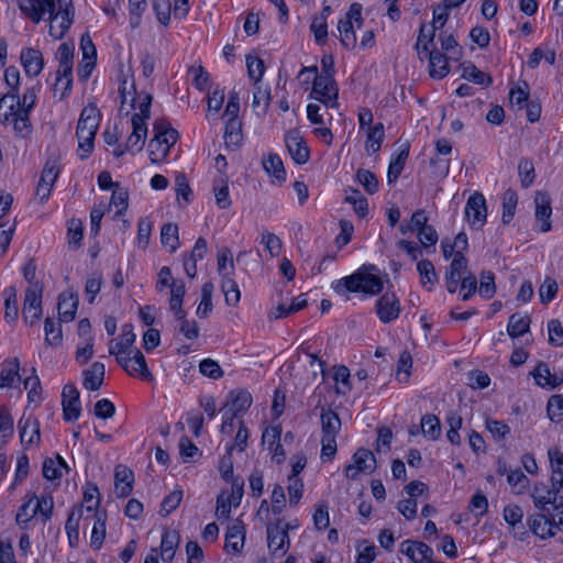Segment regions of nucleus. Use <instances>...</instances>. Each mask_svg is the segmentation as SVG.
Segmentation results:
<instances>
[{
	"label": "nucleus",
	"instance_id": "nucleus-1",
	"mask_svg": "<svg viewBox=\"0 0 563 563\" xmlns=\"http://www.w3.org/2000/svg\"><path fill=\"white\" fill-rule=\"evenodd\" d=\"M556 488L553 482H551V488L543 483H537L531 493L538 512L529 516L527 523L530 530L541 539L552 538L558 532H563V511L559 509L560 503L554 494Z\"/></svg>",
	"mask_w": 563,
	"mask_h": 563
},
{
	"label": "nucleus",
	"instance_id": "nucleus-2",
	"mask_svg": "<svg viewBox=\"0 0 563 563\" xmlns=\"http://www.w3.org/2000/svg\"><path fill=\"white\" fill-rule=\"evenodd\" d=\"M334 288L339 294L362 291L367 295H376L383 289V280L375 274L358 271L340 279Z\"/></svg>",
	"mask_w": 563,
	"mask_h": 563
},
{
	"label": "nucleus",
	"instance_id": "nucleus-3",
	"mask_svg": "<svg viewBox=\"0 0 563 563\" xmlns=\"http://www.w3.org/2000/svg\"><path fill=\"white\" fill-rule=\"evenodd\" d=\"M339 88L334 77L330 75H316L310 98L323 103L325 107H338Z\"/></svg>",
	"mask_w": 563,
	"mask_h": 563
},
{
	"label": "nucleus",
	"instance_id": "nucleus-4",
	"mask_svg": "<svg viewBox=\"0 0 563 563\" xmlns=\"http://www.w3.org/2000/svg\"><path fill=\"white\" fill-rule=\"evenodd\" d=\"M42 292L43 287L38 283L25 290L23 314L25 321L31 325L36 323L42 316Z\"/></svg>",
	"mask_w": 563,
	"mask_h": 563
},
{
	"label": "nucleus",
	"instance_id": "nucleus-5",
	"mask_svg": "<svg viewBox=\"0 0 563 563\" xmlns=\"http://www.w3.org/2000/svg\"><path fill=\"white\" fill-rule=\"evenodd\" d=\"M290 545L289 536L283 528V520H277L274 525L267 526V547L274 556L286 554Z\"/></svg>",
	"mask_w": 563,
	"mask_h": 563
},
{
	"label": "nucleus",
	"instance_id": "nucleus-6",
	"mask_svg": "<svg viewBox=\"0 0 563 563\" xmlns=\"http://www.w3.org/2000/svg\"><path fill=\"white\" fill-rule=\"evenodd\" d=\"M465 216L470 225L474 229H481L487 218L486 199L483 194L474 192L465 206Z\"/></svg>",
	"mask_w": 563,
	"mask_h": 563
},
{
	"label": "nucleus",
	"instance_id": "nucleus-7",
	"mask_svg": "<svg viewBox=\"0 0 563 563\" xmlns=\"http://www.w3.org/2000/svg\"><path fill=\"white\" fill-rule=\"evenodd\" d=\"M21 12L37 24L42 21L45 13L53 15L55 11V0H18Z\"/></svg>",
	"mask_w": 563,
	"mask_h": 563
},
{
	"label": "nucleus",
	"instance_id": "nucleus-8",
	"mask_svg": "<svg viewBox=\"0 0 563 563\" xmlns=\"http://www.w3.org/2000/svg\"><path fill=\"white\" fill-rule=\"evenodd\" d=\"M59 175L58 162L56 158L48 159L42 170L35 195L44 202L48 199L54 184Z\"/></svg>",
	"mask_w": 563,
	"mask_h": 563
},
{
	"label": "nucleus",
	"instance_id": "nucleus-9",
	"mask_svg": "<svg viewBox=\"0 0 563 563\" xmlns=\"http://www.w3.org/2000/svg\"><path fill=\"white\" fill-rule=\"evenodd\" d=\"M376 313L383 323H389L399 317L401 311L399 299L395 292L386 291L376 301Z\"/></svg>",
	"mask_w": 563,
	"mask_h": 563
},
{
	"label": "nucleus",
	"instance_id": "nucleus-10",
	"mask_svg": "<svg viewBox=\"0 0 563 563\" xmlns=\"http://www.w3.org/2000/svg\"><path fill=\"white\" fill-rule=\"evenodd\" d=\"M63 417L66 421L77 420L81 412L79 391L74 384H66L62 391Z\"/></svg>",
	"mask_w": 563,
	"mask_h": 563
},
{
	"label": "nucleus",
	"instance_id": "nucleus-11",
	"mask_svg": "<svg viewBox=\"0 0 563 563\" xmlns=\"http://www.w3.org/2000/svg\"><path fill=\"white\" fill-rule=\"evenodd\" d=\"M551 197L547 191H537L534 196V216L540 232H549L552 229L550 218L552 216Z\"/></svg>",
	"mask_w": 563,
	"mask_h": 563
},
{
	"label": "nucleus",
	"instance_id": "nucleus-12",
	"mask_svg": "<svg viewBox=\"0 0 563 563\" xmlns=\"http://www.w3.org/2000/svg\"><path fill=\"white\" fill-rule=\"evenodd\" d=\"M285 143L288 153L297 164L301 165L309 161L310 151L298 130L292 129L288 131L285 134Z\"/></svg>",
	"mask_w": 563,
	"mask_h": 563
},
{
	"label": "nucleus",
	"instance_id": "nucleus-13",
	"mask_svg": "<svg viewBox=\"0 0 563 563\" xmlns=\"http://www.w3.org/2000/svg\"><path fill=\"white\" fill-rule=\"evenodd\" d=\"M80 48L82 51V60L78 66L77 74L79 80L86 81L96 66L97 53L96 47L88 35L81 37Z\"/></svg>",
	"mask_w": 563,
	"mask_h": 563
},
{
	"label": "nucleus",
	"instance_id": "nucleus-14",
	"mask_svg": "<svg viewBox=\"0 0 563 563\" xmlns=\"http://www.w3.org/2000/svg\"><path fill=\"white\" fill-rule=\"evenodd\" d=\"M48 19L51 21L49 34L55 38H62L73 23V4H67L65 9H62L58 12L54 11L53 15L49 14Z\"/></svg>",
	"mask_w": 563,
	"mask_h": 563
},
{
	"label": "nucleus",
	"instance_id": "nucleus-15",
	"mask_svg": "<svg viewBox=\"0 0 563 563\" xmlns=\"http://www.w3.org/2000/svg\"><path fill=\"white\" fill-rule=\"evenodd\" d=\"M549 459L552 467L551 482L558 487L554 494L560 503L559 509L563 511V453L559 449H550Z\"/></svg>",
	"mask_w": 563,
	"mask_h": 563
},
{
	"label": "nucleus",
	"instance_id": "nucleus-16",
	"mask_svg": "<svg viewBox=\"0 0 563 563\" xmlns=\"http://www.w3.org/2000/svg\"><path fill=\"white\" fill-rule=\"evenodd\" d=\"M100 122V113L95 106H87L81 110L76 134H96Z\"/></svg>",
	"mask_w": 563,
	"mask_h": 563
},
{
	"label": "nucleus",
	"instance_id": "nucleus-17",
	"mask_svg": "<svg viewBox=\"0 0 563 563\" xmlns=\"http://www.w3.org/2000/svg\"><path fill=\"white\" fill-rule=\"evenodd\" d=\"M18 428L22 444L32 445L40 442V422L35 418L23 416L18 422Z\"/></svg>",
	"mask_w": 563,
	"mask_h": 563
},
{
	"label": "nucleus",
	"instance_id": "nucleus-18",
	"mask_svg": "<svg viewBox=\"0 0 563 563\" xmlns=\"http://www.w3.org/2000/svg\"><path fill=\"white\" fill-rule=\"evenodd\" d=\"M134 474L123 465H118L114 470V488L119 498L128 497L133 489Z\"/></svg>",
	"mask_w": 563,
	"mask_h": 563
},
{
	"label": "nucleus",
	"instance_id": "nucleus-19",
	"mask_svg": "<svg viewBox=\"0 0 563 563\" xmlns=\"http://www.w3.org/2000/svg\"><path fill=\"white\" fill-rule=\"evenodd\" d=\"M20 58L25 74L30 77H36L44 67L43 55L36 48L22 49Z\"/></svg>",
	"mask_w": 563,
	"mask_h": 563
},
{
	"label": "nucleus",
	"instance_id": "nucleus-20",
	"mask_svg": "<svg viewBox=\"0 0 563 563\" xmlns=\"http://www.w3.org/2000/svg\"><path fill=\"white\" fill-rule=\"evenodd\" d=\"M132 133L126 140L125 150L140 152L143 148L144 141L147 135V126L142 122L139 115H133L131 119Z\"/></svg>",
	"mask_w": 563,
	"mask_h": 563
},
{
	"label": "nucleus",
	"instance_id": "nucleus-21",
	"mask_svg": "<svg viewBox=\"0 0 563 563\" xmlns=\"http://www.w3.org/2000/svg\"><path fill=\"white\" fill-rule=\"evenodd\" d=\"M245 539V528L241 520H235L227 530L225 549L228 552L240 553Z\"/></svg>",
	"mask_w": 563,
	"mask_h": 563
},
{
	"label": "nucleus",
	"instance_id": "nucleus-22",
	"mask_svg": "<svg viewBox=\"0 0 563 563\" xmlns=\"http://www.w3.org/2000/svg\"><path fill=\"white\" fill-rule=\"evenodd\" d=\"M104 374V364L101 362H93L89 368L82 372V386L90 391L100 389L103 384Z\"/></svg>",
	"mask_w": 563,
	"mask_h": 563
},
{
	"label": "nucleus",
	"instance_id": "nucleus-23",
	"mask_svg": "<svg viewBox=\"0 0 563 563\" xmlns=\"http://www.w3.org/2000/svg\"><path fill=\"white\" fill-rule=\"evenodd\" d=\"M523 511L518 505H508L504 509V519L514 529L515 537L523 540L528 534L522 525Z\"/></svg>",
	"mask_w": 563,
	"mask_h": 563
},
{
	"label": "nucleus",
	"instance_id": "nucleus-24",
	"mask_svg": "<svg viewBox=\"0 0 563 563\" xmlns=\"http://www.w3.org/2000/svg\"><path fill=\"white\" fill-rule=\"evenodd\" d=\"M78 307V296L74 292L64 291L58 297V314L62 321H73Z\"/></svg>",
	"mask_w": 563,
	"mask_h": 563
},
{
	"label": "nucleus",
	"instance_id": "nucleus-25",
	"mask_svg": "<svg viewBox=\"0 0 563 563\" xmlns=\"http://www.w3.org/2000/svg\"><path fill=\"white\" fill-rule=\"evenodd\" d=\"M429 56V75L430 77L434 79H442L444 78L449 71V65L448 59L449 56H445L441 52L437 49H431L429 53H427Z\"/></svg>",
	"mask_w": 563,
	"mask_h": 563
},
{
	"label": "nucleus",
	"instance_id": "nucleus-26",
	"mask_svg": "<svg viewBox=\"0 0 563 563\" xmlns=\"http://www.w3.org/2000/svg\"><path fill=\"white\" fill-rule=\"evenodd\" d=\"M537 385L540 387L555 388L563 383V376L552 374L548 364L540 362L532 372Z\"/></svg>",
	"mask_w": 563,
	"mask_h": 563
},
{
	"label": "nucleus",
	"instance_id": "nucleus-27",
	"mask_svg": "<svg viewBox=\"0 0 563 563\" xmlns=\"http://www.w3.org/2000/svg\"><path fill=\"white\" fill-rule=\"evenodd\" d=\"M136 335L133 331V325L131 323H125L122 325V333L118 341H111L109 345V353L113 354V352H129L134 351L133 344L135 342Z\"/></svg>",
	"mask_w": 563,
	"mask_h": 563
},
{
	"label": "nucleus",
	"instance_id": "nucleus-28",
	"mask_svg": "<svg viewBox=\"0 0 563 563\" xmlns=\"http://www.w3.org/2000/svg\"><path fill=\"white\" fill-rule=\"evenodd\" d=\"M322 438L335 439L341 429V419L332 409H322L321 412Z\"/></svg>",
	"mask_w": 563,
	"mask_h": 563
},
{
	"label": "nucleus",
	"instance_id": "nucleus-29",
	"mask_svg": "<svg viewBox=\"0 0 563 563\" xmlns=\"http://www.w3.org/2000/svg\"><path fill=\"white\" fill-rule=\"evenodd\" d=\"M252 401V396L247 390L231 391L225 407L240 416L251 407Z\"/></svg>",
	"mask_w": 563,
	"mask_h": 563
},
{
	"label": "nucleus",
	"instance_id": "nucleus-30",
	"mask_svg": "<svg viewBox=\"0 0 563 563\" xmlns=\"http://www.w3.org/2000/svg\"><path fill=\"white\" fill-rule=\"evenodd\" d=\"M20 362L16 357L4 361L0 374L1 387H13L15 382H20L19 374Z\"/></svg>",
	"mask_w": 563,
	"mask_h": 563
},
{
	"label": "nucleus",
	"instance_id": "nucleus-31",
	"mask_svg": "<svg viewBox=\"0 0 563 563\" xmlns=\"http://www.w3.org/2000/svg\"><path fill=\"white\" fill-rule=\"evenodd\" d=\"M154 133L156 136H161V142L164 146L167 147V153H169L170 147L178 140V132L174 128L170 126L169 122L165 120H156L154 123Z\"/></svg>",
	"mask_w": 563,
	"mask_h": 563
},
{
	"label": "nucleus",
	"instance_id": "nucleus-32",
	"mask_svg": "<svg viewBox=\"0 0 563 563\" xmlns=\"http://www.w3.org/2000/svg\"><path fill=\"white\" fill-rule=\"evenodd\" d=\"M408 155H409V145L405 144L401 146L399 153L390 159V163L388 166V172H387V178H388L389 184L396 181L398 179V177L400 176V174L405 167V163L408 158Z\"/></svg>",
	"mask_w": 563,
	"mask_h": 563
},
{
	"label": "nucleus",
	"instance_id": "nucleus-33",
	"mask_svg": "<svg viewBox=\"0 0 563 563\" xmlns=\"http://www.w3.org/2000/svg\"><path fill=\"white\" fill-rule=\"evenodd\" d=\"M462 78L471 80L483 87H488L493 82L492 77L479 70L472 62L462 64Z\"/></svg>",
	"mask_w": 563,
	"mask_h": 563
},
{
	"label": "nucleus",
	"instance_id": "nucleus-34",
	"mask_svg": "<svg viewBox=\"0 0 563 563\" xmlns=\"http://www.w3.org/2000/svg\"><path fill=\"white\" fill-rule=\"evenodd\" d=\"M271 101V89L262 84L254 85L252 108L256 114H265Z\"/></svg>",
	"mask_w": 563,
	"mask_h": 563
},
{
	"label": "nucleus",
	"instance_id": "nucleus-35",
	"mask_svg": "<svg viewBox=\"0 0 563 563\" xmlns=\"http://www.w3.org/2000/svg\"><path fill=\"white\" fill-rule=\"evenodd\" d=\"M179 534L175 530H166L162 536L161 550L163 561L170 562L179 543Z\"/></svg>",
	"mask_w": 563,
	"mask_h": 563
},
{
	"label": "nucleus",
	"instance_id": "nucleus-36",
	"mask_svg": "<svg viewBox=\"0 0 563 563\" xmlns=\"http://www.w3.org/2000/svg\"><path fill=\"white\" fill-rule=\"evenodd\" d=\"M2 295L4 297V319L8 322H14L19 316L16 288L9 286L3 290Z\"/></svg>",
	"mask_w": 563,
	"mask_h": 563
},
{
	"label": "nucleus",
	"instance_id": "nucleus-37",
	"mask_svg": "<svg viewBox=\"0 0 563 563\" xmlns=\"http://www.w3.org/2000/svg\"><path fill=\"white\" fill-rule=\"evenodd\" d=\"M221 289L224 295L225 302L229 306H236L241 298V292L236 282L230 274H222Z\"/></svg>",
	"mask_w": 563,
	"mask_h": 563
},
{
	"label": "nucleus",
	"instance_id": "nucleus-38",
	"mask_svg": "<svg viewBox=\"0 0 563 563\" xmlns=\"http://www.w3.org/2000/svg\"><path fill=\"white\" fill-rule=\"evenodd\" d=\"M350 376V369L345 365H336L333 367V379L335 383L340 384L335 387V393L338 395L345 396L351 391L352 384Z\"/></svg>",
	"mask_w": 563,
	"mask_h": 563
},
{
	"label": "nucleus",
	"instance_id": "nucleus-39",
	"mask_svg": "<svg viewBox=\"0 0 563 563\" xmlns=\"http://www.w3.org/2000/svg\"><path fill=\"white\" fill-rule=\"evenodd\" d=\"M95 522L91 531L90 545L98 550L101 548L106 538V515L101 512H95Z\"/></svg>",
	"mask_w": 563,
	"mask_h": 563
},
{
	"label": "nucleus",
	"instance_id": "nucleus-40",
	"mask_svg": "<svg viewBox=\"0 0 563 563\" xmlns=\"http://www.w3.org/2000/svg\"><path fill=\"white\" fill-rule=\"evenodd\" d=\"M385 136L384 124L376 123L368 129L365 150L368 154H374L379 151Z\"/></svg>",
	"mask_w": 563,
	"mask_h": 563
},
{
	"label": "nucleus",
	"instance_id": "nucleus-41",
	"mask_svg": "<svg viewBox=\"0 0 563 563\" xmlns=\"http://www.w3.org/2000/svg\"><path fill=\"white\" fill-rule=\"evenodd\" d=\"M9 115L13 117V128L16 134L25 136L31 132L30 112L14 109L13 113L9 111L4 114L5 120Z\"/></svg>",
	"mask_w": 563,
	"mask_h": 563
},
{
	"label": "nucleus",
	"instance_id": "nucleus-42",
	"mask_svg": "<svg viewBox=\"0 0 563 563\" xmlns=\"http://www.w3.org/2000/svg\"><path fill=\"white\" fill-rule=\"evenodd\" d=\"M338 30L341 44L347 49H353L356 46V30L351 22L346 19H341L338 23Z\"/></svg>",
	"mask_w": 563,
	"mask_h": 563
},
{
	"label": "nucleus",
	"instance_id": "nucleus-43",
	"mask_svg": "<svg viewBox=\"0 0 563 563\" xmlns=\"http://www.w3.org/2000/svg\"><path fill=\"white\" fill-rule=\"evenodd\" d=\"M354 464L364 473H372L375 470V456L374 454L364 448L358 449L353 455Z\"/></svg>",
	"mask_w": 563,
	"mask_h": 563
},
{
	"label": "nucleus",
	"instance_id": "nucleus-44",
	"mask_svg": "<svg viewBox=\"0 0 563 563\" xmlns=\"http://www.w3.org/2000/svg\"><path fill=\"white\" fill-rule=\"evenodd\" d=\"M131 369L134 372V376L139 375L143 380L151 382L154 379L152 373L150 372L146 360L143 353L135 349L132 355Z\"/></svg>",
	"mask_w": 563,
	"mask_h": 563
},
{
	"label": "nucleus",
	"instance_id": "nucleus-45",
	"mask_svg": "<svg viewBox=\"0 0 563 563\" xmlns=\"http://www.w3.org/2000/svg\"><path fill=\"white\" fill-rule=\"evenodd\" d=\"M467 265V258L461 252H455V255L445 272V277L461 282L463 279L462 274L466 272Z\"/></svg>",
	"mask_w": 563,
	"mask_h": 563
},
{
	"label": "nucleus",
	"instance_id": "nucleus-46",
	"mask_svg": "<svg viewBox=\"0 0 563 563\" xmlns=\"http://www.w3.org/2000/svg\"><path fill=\"white\" fill-rule=\"evenodd\" d=\"M530 319L518 313L510 316L507 332L511 338H518L529 331Z\"/></svg>",
	"mask_w": 563,
	"mask_h": 563
},
{
	"label": "nucleus",
	"instance_id": "nucleus-47",
	"mask_svg": "<svg viewBox=\"0 0 563 563\" xmlns=\"http://www.w3.org/2000/svg\"><path fill=\"white\" fill-rule=\"evenodd\" d=\"M421 430L424 437L437 440L441 435L440 419L434 415H426L421 419Z\"/></svg>",
	"mask_w": 563,
	"mask_h": 563
},
{
	"label": "nucleus",
	"instance_id": "nucleus-48",
	"mask_svg": "<svg viewBox=\"0 0 563 563\" xmlns=\"http://www.w3.org/2000/svg\"><path fill=\"white\" fill-rule=\"evenodd\" d=\"M213 284L211 282H207L202 285L201 288V301L197 308V314L200 318H207L208 314L212 311V294H213Z\"/></svg>",
	"mask_w": 563,
	"mask_h": 563
},
{
	"label": "nucleus",
	"instance_id": "nucleus-49",
	"mask_svg": "<svg viewBox=\"0 0 563 563\" xmlns=\"http://www.w3.org/2000/svg\"><path fill=\"white\" fill-rule=\"evenodd\" d=\"M264 169L278 180H285L286 172L280 157L276 154H269L263 159Z\"/></svg>",
	"mask_w": 563,
	"mask_h": 563
},
{
	"label": "nucleus",
	"instance_id": "nucleus-50",
	"mask_svg": "<svg viewBox=\"0 0 563 563\" xmlns=\"http://www.w3.org/2000/svg\"><path fill=\"white\" fill-rule=\"evenodd\" d=\"M517 203H518L517 194L511 189L506 190L504 194V197H503V217H501V220L505 224H508L512 220L515 212H516Z\"/></svg>",
	"mask_w": 563,
	"mask_h": 563
},
{
	"label": "nucleus",
	"instance_id": "nucleus-51",
	"mask_svg": "<svg viewBox=\"0 0 563 563\" xmlns=\"http://www.w3.org/2000/svg\"><path fill=\"white\" fill-rule=\"evenodd\" d=\"M442 51L448 54L450 59L459 60L462 56V49L459 47L456 40L452 34L440 33Z\"/></svg>",
	"mask_w": 563,
	"mask_h": 563
},
{
	"label": "nucleus",
	"instance_id": "nucleus-52",
	"mask_svg": "<svg viewBox=\"0 0 563 563\" xmlns=\"http://www.w3.org/2000/svg\"><path fill=\"white\" fill-rule=\"evenodd\" d=\"M161 242L163 245H169L170 251L175 252L179 246L178 227L174 223H165L161 230Z\"/></svg>",
	"mask_w": 563,
	"mask_h": 563
},
{
	"label": "nucleus",
	"instance_id": "nucleus-53",
	"mask_svg": "<svg viewBox=\"0 0 563 563\" xmlns=\"http://www.w3.org/2000/svg\"><path fill=\"white\" fill-rule=\"evenodd\" d=\"M417 269L419 272L421 283L423 286L427 284H430V286H433L438 282V275L435 273V268L429 260H421L417 264ZM429 290L431 287L428 288Z\"/></svg>",
	"mask_w": 563,
	"mask_h": 563
},
{
	"label": "nucleus",
	"instance_id": "nucleus-54",
	"mask_svg": "<svg viewBox=\"0 0 563 563\" xmlns=\"http://www.w3.org/2000/svg\"><path fill=\"white\" fill-rule=\"evenodd\" d=\"M508 484L511 486L515 494L521 495L526 492L530 484V479L525 475V473L517 468L511 471L507 475Z\"/></svg>",
	"mask_w": 563,
	"mask_h": 563
},
{
	"label": "nucleus",
	"instance_id": "nucleus-55",
	"mask_svg": "<svg viewBox=\"0 0 563 563\" xmlns=\"http://www.w3.org/2000/svg\"><path fill=\"white\" fill-rule=\"evenodd\" d=\"M247 74L254 80V85L262 84V77L265 71L264 60L260 57L246 56Z\"/></svg>",
	"mask_w": 563,
	"mask_h": 563
},
{
	"label": "nucleus",
	"instance_id": "nucleus-56",
	"mask_svg": "<svg viewBox=\"0 0 563 563\" xmlns=\"http://www.w3.org/2000/svg\"><path fill=\"white\" fill-rule=\"evenodd\" d=\"M213 192L216 202L220 209H228L231 206V199L229 197V187L223 178L214 181Z\"/></svg>",
	"mask_w": 563,
	"mask_h": 563
},
{
	"label": "nucleus",
	"instance_id": "nucleus-57",
	"mask_svg": "<svg viewBox=\"0 0 563 563\" xmlns=\"http://www.w3.org/2000/svg\"><path fill=\"white\" fill-rule=\"evenodd\" d=\"M79 520L80 514H76L71 511L67 518L65 523V530L68 536V541L70 547H77L79 541Z\"/></svg>",
	"mask_w": 563,
	"mask_h": 563
},
{
	"label": "nucleus",
	"instance_id": "nucleus-58",
	"mask_svg": "<svg viewBox=\"0 0 563 563\" xmlns=\"http://www.w3.org/2000/svg\"><path fill=\"white\" fill-rule=\"evenodd\" d=\"M45 330V342L49 345H58L62 342L63 334L62 328L58 322H55L51 318H46L44 323Z\"/></svg>",
	"mask_w": 563,
	"mask_h": 563
},
{
	"label": "nucleus",
	"instance_id": "nucleus-59",
	"mask_svg": "<svg viewBox=\"0 0 563 563\" xmlns=\"http://www.w3.org/2000/svg\"><path fill=\"white\" fill-rule=\"evenodd\" d=\"M36 499V504L33 506L36 509V514L40 512L43 521H47L52 518L54 509V500L51 495H42L41 497L33 496Z\"/></svg>",
	"mask_w": 563,
	"mask_h": 563
},
{
	"label": "nucleus",
	"instance_id": "nucleus-60",
	"mask_svg": "<svg viewBox=\"0 0 563 563\" xmlns=\"http://www.w3.org/2000/svg\"><path fill=\"white\" fill-rule=\"evenodd\" d=\"M548 417L553 422H561L563 420V396L553 395L550 397L547 406Z\"/></svg>",
	"mask_w": 563,
	"mask_h": 563
},
{
	"label": "nucleus",
	"instance_id": "nucleus-61",
	"mask_svg": "<svg viewBox=\"0 0 563 563\" xmlns=\"http://www.w3.org/2000/svg\"><path fill=\"white\" fill-rule=\"evenodd\" d=\"M485 427L490 432V434L495 441H500V440L505 439L507 434L510 433L509 426L500 420H494L492 418H486Z\"/></svg>",
	"mask_w": 563,
	"mask_h": 563
},
{
	"label": "nucleus",
	"instance_id": "nucleus-62",
	"mask_svg": "<svg viewBox=\"0 0 563 563\" xmlns=\"http://www.w3.org/2000/svg\"><path fill=\"white\" fill-rule=\"evenodd\" d=\"M183 499V490L175 489L168 496H166L162 504L159 514L164 517L168 516L172 511H174L180 504Z\"/></svg>",
	"mask_w": 563,
	"mask_h": 563
},
{
	"label": "nucleus",
	"instance_id": "nucleus-63",
	"mask_svg": "<svg viewBox=\"0 0 563 563\" xmlns=\"http://www.w3.org/2000/svg\"><path fill=\"white\" fill-rule=\"evenodd\" d=\"M159 140L161 136L154 134V137L148 143V155L152 163L162 162L168 155L167 147Z\"/></svg>",
	"mask_w": 563,
	"mask_h": 563
},
{
	"label": "nucleus",
	"instance_id": "nucleus-64",
	"mask_svg": "<svg viewBox=\"0 0 563 563\" xmlns=\"http://www.w3.org/2000/svg\"><path fill=\"white\" fill-rule=\"evenodd\" d=\"M356 563H372L376 558V548L369 544L366 540L358 542Z\"/></svg>",
	"mask_w": 563,
	"mask_h": 563
}]
</instances>
